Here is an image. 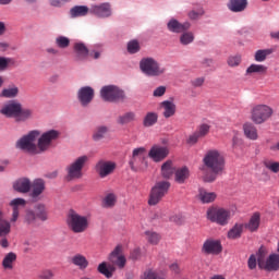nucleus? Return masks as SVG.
<instances>
[{
	"label": "nucleus",
	"mask_w": 279,
	"mask_h": 279,
	"mask_svg": "<svg viewBox=\"0 0 279 279\" xmlns=\"http://www.w3.org/2000/svg\"><path fill=\"white\" fill-rule=\"evenodd\" d=\"M226 169V158L221 151L209 149L203 157L202 171L204 172V182H215L217 175H221Z\"/></svg>",
	"instance_id": "nucleus-1"
},
{
	"label": "nucleus",
	"mask_w": 279,
	"mask_h": 279,
	"mask_svg": "<svg viewBox=\"0 0 279 279\" xmlns=\"http://www.w3.org/2000/svg\"><path fill=\"white\" fill-rule=\"evenodd\" d=\"M140 71L146 77H162L167 73V66L161 65L158 60L153 57H145L140 61Z\"/></svg>",
	"instance_id": "nucleus-2"
},
{
	"label": "nucleus",
	"mask_w": 279,
	"mask_h": 279,
	"mask_svg": "<svg viewBox=\"0 0 279 279\" xmlns=\"http://www.w3.org/2000/svg\"><path fill=\"white\" fill-rule=\"evenodd\" d=\"M66 226L74 234H82L88 230V217L77 214V211L71 209L68 213Z\"/></svg>",
	"instance_id": "nucleus-3"
},
{
	"label": "nucleus",
	"mask_w": 279,
	"mask_h": 279,
	"mask_svg": "<svg viewBox=\"0 0 279 279\" xmlns=\"http://www.w3.org/2000/svg\"><path fill=\"white\" fill-rule=\"evenodd\" d=\"M39 136V131H31L16 142L15 147L22 151H27V154H40L38 144L36 145V138Z\"/></svg>",
	"instance_id": "nucleus-4"
},
{
	"label": "nucleus",
	"mask_w": 279,
	"mask_h": 279,
	"mask_svg": "<svg viewBox=\"0 0 279 279\" xmlns=\"http://www.w3.org/2000/svg\"><path fill=\"white\" fill-rule=\"evenodd\" d=\"M271 117H274V108L269 105H255L251 109V121H253L255 125L267 123Z\"/></svg>",
	"instance_id": "nucleus-5"
},
{
	"label": "nucleus",
	"mask_w": 279,
	"mask_h": 279,
	"mask_svg": "<svg viewBox=\"0 0 279 279\" xmlns=\"http://www.w3.org/2000/svg\"><path fill=\"white\" fill-rule=\"evenodd\" d=\"M86 162H88V156L83 155L76 158L72 163H70L66 168V177L65 180L68 182H72V180H81L84 177V167H86Z\"/></svg>",
	"instance_id": "nucleus-6"
},
{
	"label": "nucleus",
	"mask_w": 279,
	"mask_h": 279,
	"mask_svg": "<svg viewBox=\"0 0 279 279\" xmlns=\"http://www.w3.org/2000/svg\"><path fill=\"white\" fill-rule=\"evenodd\" d=\"M169 189H171V182L169 181H159L156 182L155 185L150 190L148 205L149 206H158L162 198L167 193H169Z\"/></svg>",
	"instance_id": "nucleus-7"
},
{
	"label": "nucleus",
	"mask_w": 279,
	"mask_h": 279,
	"mask_svg": "<svg viewBox=\"0 0 279 279\" xmlns=\"http://www.w3.org/2000/svg\"><path fill=\"white\" fill-rule=\"evenodd\" d=\"M231 217L232 213L223 207H210L207 210V219L218 226H228Z\"/></svg>",
	"instance_id": "nucleus-8"
},
{
	"label": "nucleus",
	"mask_w": 279,
	"mask_h": 279,
	"mask_svg": "<svg viewBox=\"0 0 279 279\" xmlns=\"http://www.w3.org/2000/svg\"><path fill=\"white\" fill-rule=\"evenodd\" d=\"M100 97L104 101H110L111 104H117L125 99V92L123 89L114 86L107 85L100 89Z\"/></svg>",
	"instance_id": "nucleus-9"
},
{
	"label": "nucleus",
	"mask_w": 279,
	"mask_h": 279,
	"mask_svg": "<svg viewBox=\"0 0 279 279\" xmlns=\"http://www.w3.org/2000/svg\"><path fill=\"white\" fill-rule=\"evenodd\" d=\"M145 147L135 148L129 165L132 171H145L147 169V159L145 158Z\"/></svg>",
	"instance_id": "nucleus-10"
},
{
	"label": "nucleus",
	"mask_w": 279,
	"mask_h": 279,
	"mask_svg": "<svg viewBox=\"0 0 279 279\" xmlns=\"http://www.w3.org/2000/svg\"><path fill=\"white\" fill-rule=\"evenodd\" d=\"M258 267L259 269H265V271H279V255L270 254L267 259L262 251L258 253Z\"/></svg>",
	"instance_id": "nucleus-11"
},
{
	"label": "nucleus",
	"mask_w": 279,
	"mask_h": 279,
	"mask_svg": "<svg viewBox=\"0 0 279 279\" xmlns=\"http://www.w3.org/2000/svg\"><path fill=\"white\" fill-rule=\"evenodd\" d=\"M202 254L206 256H219L221 252H223V246L221 245V241L215 239H207L201 248Z\"/></svg>",
	"instance_id": "nucleus-12"
},
{
	"label": "nucleus",
	"mask_w": 279,
	"mask_h": 279,
	"mask_svg": "<svg viewBox=\"0 0 279 279\" xmlns=\"http://www.w3.org/2000/svg\"><path fill=\"white\" fill-rule=\"evenodd\" d=\"M89 14H93L96 19H110V16H112V4L109 2L92 4Z\"/></svg>",
	"instance_id": "nucleus-13"
},
{
	"label": "nucleus",
	"mask_w": 279,
	"mask_h": 279,
	"mask_svg": "<svg viewBox=\"0 0 279 279\" xmlns=\"http://www.w3.org/2000/svg\"><path fill=\"white\" fill-rule=\"evenodd\" d=\"M59 136L60 132L56 130H50L48 132L43 133V135L38 140L39 154H43V151H47V149L51 147V142L57 141Z\"/></svg>",
	"instance_id": "nucleus-14"
},
{
	"label": "nucleus",
	"mask_w": 279,
	"mask_h": 279,
	"mask_svg": "<svg viewBox=\"0 0 279 279\" xmlns=\"http://www.w3.org/2000/svg\"><path fill=\"white\" fill-rule=\"evenodd\" d=\"M114 169H117V163L114 161L100 159L96 163V172L100 178H108V175L114 173Z\"/></svg>",
	"instance_id": "nucleus-15"
},
{
	"label": "nucleus",
	"mask_w": 279,
	"mask_h": 279,
	"mask_svg": "<svg viewBox=\"0 0 279 279\" xmlns=\"http://www.w3.org/2000/svg\"><path fill=\"white\" fill-rule=\"evenodd\" d=\"M9 206L12 210L10 222L16 223V221H19V217H21V210L27 206V201H25V198H13L9 203Z\"/></svg>",
	"instance_id": "nucleus-16"
},
{
	"label": "nucleus",
	"mask_w": 279,
	"mask_h": 279,
	"mask_svg": "<svg viewBox=\"0 0 279 279\" xmlns=\"http://www.w3.org/2000/svg\"><path fill=\"white\" fill-rule=\"evenodd\" d=\"M21 106H22L21 102L16 100H11L0 109V112L4 117H8L9 119L16 120L19 117V113L21 112Z\"/></svg>",
	"instance_id": "nucleus-17"
},
{
	"label": "nucleus",
	"mask_w": 279,
	"mask_h": 279,
	"mask_svg": "<svg viewBox=\"0 0 279 279\" xmlns=\"http://www.w3.org/2000/svg\"><path fill=\"white\" fill-rule=\"evenodd\" d=\"M167 156H169V147L167 146L154 145L148 151V157L151 158L154 162H162Z\"/></svg>",
	"instance_id": "nucleus-18"
},
{
	"label": "nucleus",
	"mask_w": 279,
	"mask_h": 279,
	"mask_svg": "<svg viewBox=\"0 0 279 279\" xmlns=\"http://www.w3.org/2000/svg\"><path fill=\"white\" fill-rule=\"evenodd\" d=\"M77 98L80 104L86 107L95 99V89L90 86L81 87L77 92Z\"/></svg>",
	"instance_id": "nucleus-19"
},
{
	"label": "nucleus",
	"mask_w": 279,
	"mask_h": 279,
	"mask_svg": "<svg viewBox=\"0 0 279 279\" xmlns=\"http://www.w3.org/2000/svg\"><path fill=\"white\" fill-rule=\"evenodd\" d=\"M12 186L16 193H29L32 191V181L28 178H20L13 182Z\"/></svg>",
	"instance_id": "nucleus-20"
},
{
	"label": "nucleus",
	"mask_w": 279,
	"mask_h": 279,
	"mask_svg": "<svg viewBox=\"0 0 279 279\" xmlns=\"http://www.w3.org/2000/svg\"><path fill=\"white\" fill-rule=\"evenodd\" d=\"M167 27L169 32H172L173 34H182V32H186V29L191 27V24L189 22L182 24L178 20L171 19L168 22Z\"/></svg>",
	"instance_id": "nucleus-21"
},
{
	"label": "nucleus",
	"mask_w": 279,
	"mask_h": 279,
	"mask_svg": "<svg viewBox=\"0 0 279 279\" xmlns=\"http://www.w3.org/2000/svg\"><path fill=\"white\" fill-rule=\"evenodd\" d=\"M31 189H32L31 197H33V199H36V197H40V195L45 193V189H46L45 180L35 179L33 182H31Z\"/></svg>",
	"instance_id": "nucleus-22"
},
{
	"label": "nucleus",
	"mask_w": 279,
	"mask_h": 279,
	"mask_svg": "<svg viewBox=\"0 0 279 279\" xmlns=\"http://www.w3.org/2000/svg\"><path fill=\"white\" fill-rule=\"evenodd\" d=\"M159 107L162 110V117L165 119H171V117L175 116V102L170 100H163L162 102H160Z\"/></svg>",
	"instance_id": "nucleus-23"
},
{
	"label": "nucleus",
	"mask_w": 279,
	"mask_h": 279,
	"mask_svg": "<svg viewBox=\"0 0 279 279\" xmlns=\"http://www.w3.org/2000/svg\"><path fill=\"white\" fill-rule=\"evenodd\" d=\"M109 260L113 263L114 265H118L120 269H123L125 267V256L121 255V246H117L112 253L109 256Z\"/></svg>",
	"instance_id": "nucleus-24"
},
{
	"label": "nucleus",
	"mask_w": 279,
	"mask_h": 279,
	"mask_svg": "<svg viewBox=\"0 0 279 279\" xmlns=\"http://www.w3.org/2000/svg\"><path fill=\"white\" fill-rule=\"evenodd\" d=\"M247 0H230L227 8L230 12H245V10H247Z\"/></svg>",
	"instance_id": "nucleus-25"
},
{
	"label": "nucleus",
	"mask_w": 279,
	"mask_h": 279,
	"mask_svg": "<svg viewBox=\"0 0 279 279\" xmlns=\"http://www.w3.org/2000/svg\"><path fill=\"white\" fill-rule=\"evenodd\" d=\"M244 136L248 138V141H258V129L252 123L246 122L243 124Z\"/></svg>",
	"instance_id": "nucleus-26"
},
{
	"label": "nucleus",
	"mask_w": 279,
	"mask_h": 279,
	"mask_svg": "<svg viewBox=\"0 0 279 279\" xmlns=\"http://www.w3.org/2000/svg\"><path fill=\"white\" fill-rule=\"evenodd\" d=\"M244 228L250 232H258V228H260V214H253L248 222L244 225Z\"/></svg>",
	"instance_id": "nucleus-27"
},
{
	"label": "nucleus",
	"mask_w": 279,
	"mask_h": 279,
	"mask_svg": "<svg viewBox=\"0 0 279 279\" xmlns=\"http://www.w3.org/2000/svg\"><path fill=\"white\" fill-rule=\"evenodd\" d=\"M190 177L191 171H189V168L186 167L174 170V182H177V184H184Z\"/></svg>",
	"instance_id": "nucleus-28"
},
{
	"label": "nucleus",
	"mask_w": 279,
	"mask_h": 279,
	"mask_svg": "<svg viewBox=\"0 0 279 279\" xmlns=\"http://www.w3.org/2000/svg\"><path fill=\"white\" fill-rule=\"evenodd\" d=\"M74 53H76V60H86L89 56V50L84 43H76L74 44Z\"/></svg>",
	"instance_id": "nucleus-29"
},
{
	"label": "nucleus",
	"mask_w": 279,
	"mask_h": 279,
	"mask_svg": "<svg viewBox=\"0 0 279 279\" xmlns=\"http://www.w3.org/2000/svg\"><path fill=\"white\" fill-rule=\"evenodd\" d=\"M33 211L40 221H47V219H49V211L47 210V206H45V204L39 203L35 205Z\"/></svg>",
	"instance_id": "nucleus-30"
},
{
	"label": "nucleus",
	"mask_w": 279,
	"mask_h": 279,
	"mask_svg": "<svg viewBox=\"0 0 279 279\" xmlns=\"http://www.w3.org/2000/svg\"><path fill=\"white\" fill-rule=\"evenodd\" d=\"M175 173V167H173V161L172 160H167L166 162L162 163L161 166V175L166 180H169Z\"/></svg>",
	"instance_id": "nucleus-31"
},
{
	"label": "nucleus",
	"mask_w": 279,
	"mask_h": 279,
	"mask_svg": "<svg viewBox=\"0 0 279 279\" xmlns=\"http://www.w3.org/2000/svg\"><path fill=\"white\" fill-rule=\"evenodd\" d=\"M243 228L245 226L243 223H235L229 231H228V239H231L232 241H235V239H241L243 234Z\"/></svg>",
	"instance_id": "nucleus-32"
},
{
	"label": "nucleus",
	"mask_w": 279,
	"mask_h": 279,
	"mask_svg": "<svg viewBox=\"0 0 279 279\" xmlns=\"http://www.w3.org/2000/svg\"><path fill=\"white\" fill-rule=\"evenodd\" d=\"M12 222L3 219V213L0 211V236L4 238L12 232Z\"/></svg>",
	"instance_id": "nucleus-33"
},
{
	"label": "nucleus",
	"mask_w": 279,
	"mask_h": 279,
	"mask_svg": "<svg viewBox=\"0 0 279 279\" xmlns=\"http://www.w3.org/2000/svg\"><path fill=\"white\" fill-rule=\"evenodd\" d=\"M88 13H90V9L86 5H75L70 10V14L72 19H77L80 16H86Z\"/></svg>",
	"instance_id": "nucleus-34"
},
{
	"label": "nucleus",
	"mask_w": 279,
	"mask_h": 279,
	"mask_svg": "<svg viewBox=\"0 0 279 279\" xmlns=\"http://www.w3.org/2000/svg\"><path fill=\"white\" fill-rule=\"evenodd\" d=\"M271 53H274V48L259 49L255 52L254 60L255 62H265V60H267Z\"/></svg>",
	"instance_id": "nucleus-35"
},
{
	"label": "nucleus",
	"mask_w": 279,
	"mask_h": 279,
	"mask_svg": "<svg viewBox=\"0 0 279 279\" xmlns=\"http://www.w3.org/2000/svg\"><path fill=\"white\" fill-rule=\"evenodd\" d=\"M198 197L203 204H210L217 199L215 192H206V190H199Z\"/></svg>",
	"instance_id": "nucleus-36"
},
{
	"label": "nucleus",
	"mask_w": 279,
	"mask_h": 279,
	"mask_svg": "<svg viewBox=\"0 0 279 279\" xmlns=\"http://www.w3.org/2000/svg\"><path fill=\"white\" fill-rule=\"evenodd\" d=\"M144 235L146 241L150 243V245H158L160 243V239H162V236H160L158 232L153 230L145 231Z\"/></svg>",
	"instance_id": "nucleus-37"
},
{
	"label": "nucleus",
	"mask_w": 279,
	"mask_h": 279,
	"mask_svg": "<svg viewBox=\"0 0 279 279\" xmlns=\"http://www.w3.org/2000/svg\"><path fill=\"white\" fill-rule=\"evenodd\" d=\"M258 73V75H265L267 73V65L253 63L246 69V75Z\"/></svg>",
	"instance_id": "nucleus-38"
},
{
	"label": "nucleus",
	"mask_w": 279,
	"mask_h": 279,
	"mask_svg": "<svg viewBox=\"0 0 279 279\" xmlns=\"http://www.w3.org/2000/svg\"><path fill=\"white\" fill-rule=\"evenodd\" d=\"M72 263L75 265V267H78V269H86L88 267V259H86V256L82 254H76L72 257Z\"/></svg>",
	"instance_id": "nucleus-39"
},
{
	"label": "nucleus",
	"mask_w": 279,
	"mask_h": 279,
	"mask_svg": "<svg viewBox=\"0 0 279 279\" xmlns=\"http://www.w3.org/2000/svg\"><path fill=\"white\" fill-rule=\"evenodd\" d=\"M158 123V113L156 112H148L143 119L144 128H153Z\"/></svg>",
	"instance_id": "nucleus-40"
},
{
	"label": "nucleus",
	"mask_w": 279,
	"mask_h": 279,
	"mask_svg": "<svg viewBox=\"0 0 279 279\" xmlns=\"http://www.w3.org/2000/svg\"><path fill=\"white\" fill-rule=\"evenodd\" d=\"M98 271L107 278H112V274H114V266L108 265L106 262H102L98 265Z\"/></svg>",
	"instance_id": "nucleus-41"
},
{
	"label": "nucleus",
	"mask_w": 279,
	"mask_h": 279,
	"mask_svg": "<svg viewBox=\"0 0 279 279\" xmlns=\"http://www.w3.org/2000/svg\"><path fill=\"white\" fill-rule=\"evenodd\" d=\"M0 97H3L4 99H14V97H19V87L12 86L2 89Z\"/></svg>",
	"instance_id": "nucleus-42"
},
{
	"label": "nucleus",
	"mask_w": 279,
	"mask_h": 279,
	"mask_svg": "<svg viewBox=\"0 0 279 279\" xmlns=\"http://www.w3.org/2000/svg\"><path fill=\"white\" fill-rule=\"evenodd\" d=\"M117 206V194L109 193L102 199L104 208H114Z\"/></svg>",
	"instance_id": "nucleus-43"
},
{
	"label": "nucleus",
	"mask_w": 279,
	"mask_h": 279,
	"mask_svg": "<svg viewBox=\"0 0 279 279\" xmlns=\"http://www.w3.org/2000/svg\"><path fill=\"white\" fill-rule=\"evenodd\" d=\"M34 117V110L32 109H23V106L20 107V112L17 114V118L15 121L23 122L27 121L28 119H32Z\"/></svg>",
	"instance_id": "nucleus-44"
},
{
	"label": "nucleus",
	"mask_w": 279,
	"mask_h": 279,
	"mask_svg": "<svg viewBox=\"0 0 279 279\" xmlns=\"http://www.w3.org/2000/svg\"><path fill=\"white\" fill-rule=\"evenodd\" d=\"M133 121H136V113L133 111H129L118 118V123H120V125H125Z\"/></svg>",
	"instance_id": "nucleus-45"
},
{
	"label": "nucleus",
	"mask_w": 279,
	"mask_h": 279,
	"mask_svg": "<svg viewBox=\"0 0 279 279\" xmlns=\"http://www.w3.org/2000/svg\"><path fill=\"white\" fill-rule=\"evenodd\" d=\"M15 262H16V254L12 252L8 253L2 260V267L4 269H13L14 267L13 263Z\"/></svg>",
	"instance_id": "nucleus-46"
},
{
	"label": "nucleus",
	"mask_w": 279,
	"mask_h": 279,
	"mask_svg": "<svg viewBox=\"0 0 279 279\" xmlns=\"http://www.w3.org/2000/svg\"><path fill=\"white\" fill-rule=\"evenodd\" d=\"M106 134H108V126H97L93 133L94 141H101L102 138H106Z\"/></svg>",
	"instance_id": "nucleus-47"
},
{
	"label": "nucleus",
	"mask_w": 279,
	"mask_h": 279,
	"mask_svg": "<svg viewBox=\"0 0 279 279\" xmlns=\"http://www.w3.org/2000/svg\"><path fill=\"white\" fill-rule=\"evenodd\" d=\"M38 217L36 216V213L32 209L27 210L24 217L25 223L28 226H36V220Z\"/></svg>",
	"instance_id": "nucleus-48"
},
{
	"label": "nucleus",
	"mask_w": 279,
	"mask_h": 279,
	"mask_svg": "<svg viewBox=\"0 0 279 279\" xmlns=\"http://www.w3.org/2000/svg\"><path fill=\"white\" fill-rule=\"evenodd\" d=\"M264 167H266L268 171H271V173H279V161L265 160Z\"/></svg>",
	"instance_id": "nucleus-49"
},
{
	"label": "nucleus",
	"mask_w": 279,
	"mask_h": 279,
	"mask_svg": "<svg viewBox=\"0 0 279 279\" xmlns=\"http://www.w3.org/2000/svg\"><path fill=\"white\" fill-rule=\"evenodd\" d=\"M126 49L129 53H138L141 51V44L138 40L133 39L128 43Z\"/></svg>",
	"instance_id": "nucleus-50"
},
{
	"label": "nucleus",
	"mask_w": 279,
	"mask_h": 279,
	"mask_svg": "<svg viewBox=\"0 0 279 279\" xmlns=\"http://www.w3.org/2000/svg\"><path fill=\"white\" fill-rule=\"evenodd\" d=\"M195 132L197 133V135L201 138H205V136H208V134L210 132V126L206 123H203V124L197 126Z\"/></svg>",
	"instance_id": "nucleus-51"
},
{
	"label": "nucleus",
	"mask_w": 279,
	"mask_h": 279,
	"mask_svg": "<svg viewBox=\"0 0 279 279\" xmlns=\"http://www.w3.org/2000/svg\"><path fill=\"white\" fill-rule=\"evenodd\" d=\"M56 45L59 49H66L71 45V39L65 36H59L56 38Z\"/></svg>",
	"instance_id": "nucleus-52"
},
{
	"label": "nucleus",
	"mask_w": 279,
	"mask_h": 279,
	"mask_svg": "<svg viewBox=\"0 0 279 279\" xmlns=\"http://www.w3.org/2000/svg\"><path fill=\"white\" fill-rule=\"evenodd\" d=\"M195 40V36H193V33H184L180 37L181 45H191Z\"/></svg>",
	"instance_id": "nucleus-53"
},
{
	"label": "nucleus",
	"mask_w": 279,
	"mask_h": 279,
	"mask_svg": "<svg viewBox=\"0 0 279 279\" xmlns=\"http://www.w3.org/2000/svg\"><path fill=\"white\" fill-rule=\"evenodd\" d=\"M199 138L202 137L196 132H194L191 135H189L186 140V144L191 146L197 145V143H199Z\"/></svg>",
	"instance_id": "nucleus-54"
},
{
	"label": "nucleus",
	"mask_w": 279,
	"mask_h": 279,
	"mask_svg": "<svg viewBox=\"0 0 279 279\" xmlns=\"http://www.w3.org/2000/svg\"><path fill=\"white\" fill-rule=\"evenodd\" d=\"M142 279H165V277L158 276L154 270H147L144 272Z\"/></svg>",
	"instance_id": "nucleus-55"
},
{
	"label": "nucleus",
	"mask_w": 279,
	"mask_h": 279,
	"mask_svg": "<svg viewBox=\"0 0 279 279\" xmlns=\"http://www.w3.org/2000/svg\"><path fill=\"white\" fill-rule=\"evenodd\" d=\"M257 265H258V257L256 258V255L252 254L247 260L248 269H256Z\"/></svg>",
	"instance_id": "nucleus-56"
},
{
	"label": "nucleus",
	"mask_w": 279,
	"mask_h": 279,
	"mask_svg": "<svg viewBox=\"0 0 279 279\" xmlns=\"http://www.w3.org/2000/svg\"><path fill=\"white\" fill-rule=\"evenodd\" d=\"M228 64L229 66H239L241 64V57L240 56L229 57Z\"/></svg>",
	"instance_id": "nucleus-57"
},
{
	"label": "nucleus",
	"mask_w": 279,
	"mask_h": 279,
	"mask_svg": "<svg viewBox=\"0 0 279 279\" xmlns=\"http://www.w3.org/2000/svg\"><path fill=\"white\" fill-rule=\"evenodd\" d=\"M198 16H204V9H199L198 11L193 10L189 13V17L192 21H196Z\"/></svg>",
	"instance_id": "nucleus-58"
},
{
	"label": "nucleus",
	"mask_w": 279,
	"mask_h": 279,
	"mask_svg": "<svg viewBox=\"0 0 279 279\" xmlns=\"http://www.w3.org/2000/svg\"><path fill=\"white\" fill-rule=\"evenodd\" d=\"M10 64V59L5 57H0V71H5Z\"/></svg>",
	"instance_id": "nucleus-59"
},
{
	"label": "nucleus",
	"mask_w": 279,
	"mask_h": 279,
	"mask_svg": "<svg viewBox=\"0 0 279 279\" xmlns=\"http://www.w3.org/2000/svg\"><path fill=\"white\" fill-rule=\"evenodd\" d=\"M167 93V87L165 86H159L154 90V97H162Z\"/></svg>",
	"instance_id": "nucleus-60"
},
{
	"label": "nucleus",
	"mask_w": 279,
	"mask_h": 279,
	"mask_svg": "<svg viewBox=\"0 0 279 279\" xmlns=\"http://www.w3.org/2000/svg\"><path fill=\"white\" fill-rule=\"evenodd\" d=\"M191 84L194 88H199V86H204V77L194 78Z\"/></svg>",
	"instance_id": "nucleus-61"
},
{
	"label": "nucleus",
	"mask_w": 279,
	"mask_h": 279,
	"mask_svg": "<svg viewBox=\"0 0 279 279\" xmlns=\"http://www.w3.org/2000/svg\"><path fill=\"white\" fill-rule=\"evenodd\" d=\"M130 258L132 260H138L141 258V248H135L131 252Z\"/></svg>",
	"instance_id": "nucleus-62"
},
{
	"label": "nucleus",
	"mask_w": 279,
	"mask_h": 279,
	"mask_svg": "<svg viewBox=\"0 0 279 279\" xmlns=\"http://www.w3.org/2000/svg\"><path fill=\"white\" fill-rule=\"evenodd\" d=\"M63 1L66 2V0H50V5L52 8H62Z\"/></svg>",
	"instance_id": "nucleus-63"
},
{
	"label": "nucleus",
	"mask_w": 279,
	"mask_h": 279,
	"mask_svg": "<svg viewBox=\"0 0 279 279\" xmlns=\"http://www.w3.org/2000/svg\"><path fill=\"white\" fill-rule=\"evenodd\" d=\"M40 279H53V271L51 270H46L43 272L40 276Z\"/></svg>",
	"instance_id": "nucleus-64"
}]
</instances>
